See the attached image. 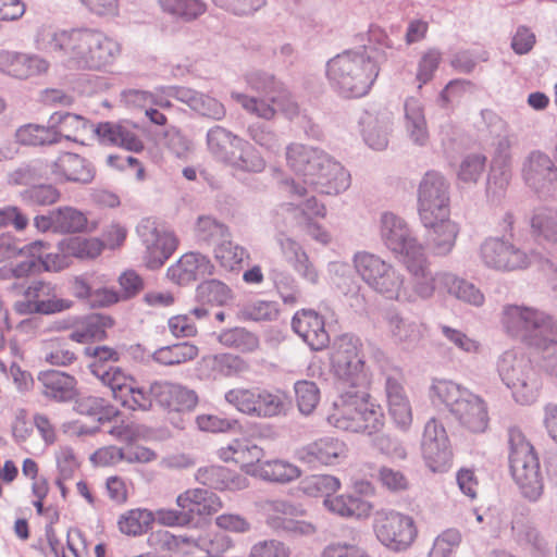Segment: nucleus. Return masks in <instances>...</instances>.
<instances>
[{"mask_svg": "<svg viewBox=\"0 0 557 557\" xmlns=\"http://www.w3.org/2000/svg\"><path fill=\"white\" fill-rule=\"evenodd\" d=\"M55 119V114H52L48 125L33 123L22 125L15 132L16 141L24 146H50L59 143Z\"/></svg>", "mask_w": 557, "mask_h": 557, "instance_id": "nucleus-43", "label": "nucleus"}, {"mask_svg": "<svg viewBox=\"0 0 557 557\" xmlns=\"http://www.w3.org/2000/svg\"><path fill=\"white\" fill-rule=\"evenodd\" d=\"M231 97L248 113L265 120L274 117L277 111H281L289 120L299 113L297 102L284 87L275 96H272L271 101L237 91H232Z\"/></svg>", "mask_w": 557, "mask_h": 557, "instance_id": "nucleus-25", "label": "nucleus"}, {"mask_svg": "<svg viewBox=\"0 0 557 557\" xmlns=\"http://www.w3.org/2000/svg\"><path fill=\"white\" fill-rule=\"evenodd\" d=\"M24 300L16 301L14 308L21 314H54L67 310L73 302L60 298L57 286L51 282L34 281L23 293Z\"/></svg>", "mask_w": 557, "mask_h": 557, "instance_id": "nucleus-21", "label": "nucleus"}, {"mask_svg": "<svg viewBox=\"0 0 557 557\" xmlns=\"http://www.w3.org/2000/svg\"><path fill=\"white\" fill-rule=\"evenodd\" d=\"M418 212L422 224H432L436 216H449V183L440 172L429 171L422 177Z\"/></svg>", "mask_w": 557, "mask_h": 557, "instance_id": "nucleus-16", "label": "nucleus"}, {"mask_svg": "<svg viewBox=\"0 0 557 557\" xmlns=\"http://www.w3.org/2000/svg\"><path fill=\"white\" fill-rule=\"evenodd\" d=\"M245 81L248 87L259 94L264 99L271 101L272 96H275L283 85L269 72L262 70H253L246 74Z\"/></svg>", "mask_w": 557, "mask_h": 557, "instance_id": "nucleus-56", "label": "nucleus"}, {"mask_svg": "<svg viewBox=\"0 0 557 557\" xmlns=\"http://www.w3.org/2000/svg\"><path fill=\"white\" fill-rule=\"evenodd\" d=\"M138 389L143 393L148 404L145 407H141V405L139 407H126L129 410L148 411L151 409L152 401L154 400L160 407L169 411L183 412L193 410L198 401L194 391L169 381H154L150 384L149 389L138 385Z\"/></svg>", "mask_w": 557, "mask_h": 557, "instance_id": "nucleus-19", "label": "nucleus"}, {"mask_svg": "<svg viewBox=\"0 0 557 557\" xmlns=\"http://www.w3.org/2000/svg\"><path fill=\"white\" fill-rule=\"evenodd\" d=\"M503 150V163L498 168H494L487 177L486 196L492 202H498L505 196L511 178V171L509 166L510 152L509 141L502 140L498 145Z\"/></svg>", "mask_w": 557, "mask_h": 557, "instance_id": "nucleus-46", "label": "nucleus"}, {"mask_svg": "<svg viewBox=\"0 0 557 557\" xmlns=\"http://www.w3.org/2000/svg\"><path fill=\"white\" fill-rule=\"evenodd\" d=\"M288 166L301 176V181L285 180L282 188L290 197L302 198L309 191L338 195L350 186V174L323 150L302 144L286 148Z\"/></svg>", "mask_w": 557, "mask_h": 557, "instance_id": "nucleus-2", "label": "nucleus"}, {"mask_svg": "<svg viewBox=\"0 0 557 557\" xmlns=\"http://www.w3.org/2000/svg\"><path fill=\"white\" fill-rule=\"evenodd\" d=\"M400 372L387 374L385 377V395L388 412L395 424L401 430H408L412 423V409L403 384Z\"/></svg>", "mask_w": 557, "mask_h": 557, "instance_id": "nucleus-28", "label": "nucleus"}, {"mask_svg": "<svg viewBox=\"0 0 557 557\" xmlns=\"http://www.w3.org/2000/svg\"><path fill=\"white\" fill-rule=\"evenodd\" d=\"M165 91L202 116L221 121L226 114V110L220 101L197 90L185 87L169 88Z\"/></svg>", "mask_w": 557, "mask_h": 557, "instance_id": "nucleus-35", "label": "nucleus"}, {"mask_svg": "<svg viewBox=\"0 0 557 557\" xmlns=\"http://www.w3.org/2000/svg\"><path fill=\"white\" fill-rule=\"evenodd\" d=\"M347 445L333 436L320 437L297 449L299 461L317 468L319 466H335L347 457Z\"/></svg>", "mask_w": 557, "mask_h": 557, "instance_id": "nucleus-26", "label": "nucleus"}, {"mask_svg": "<svg viewBox=\"0 0 557 557\" xmlns=\"http://www.w3.org/2000/svg\"><path fill=\"white\" fill-rule=\"evenodd\" d=\"M341 487V481L330 474L310 475L304 479L300 483V490L311 497L324 496L333 497Z\"/></svg>", "mask_w": 557, "mask_h": 557, "instance_id": "nucleus-57", "label": "nucleus"}, {"mask_svg": "<svg viewBox=\"0 0 557 557\" xmlns=\"http://www.w3.org/2000/svg\"><path fill=\"white\" fill-rule=\"evenodd\" d=\"M240 139L230 129L215 125L207 132V149L214 160L225 164Z\"/></svg>", "mask_w": 557, "mask_h": 557, "instance_id": "nucleus-44", "label": "nucleus"}, {"mask_svg": "<svg viewBox=\"0 0 557 557\" xmlns=\"http://www.w3.org/2000/svg\"><path fill=\"white\" fill-rule=\"evenodd\" d=\"M65 253L79 259L95 258L102 251V244L96 238L70 237L62 240Z\"/></svg>", "mask_w": 557, "mask_h": 557, "instance_id": "nucleus-63", "label": "nucleus"}, {"mask_svg": "<svg viewBox=\"0 0 557 557\" xmlns=\"http://www.w3.org/2000/svg\"><path fill=\"white\" fill-rule=\"evenodd\" d=\"M85 354L92 358L88 368L104 386L111 389L113 398L123 407L147 406L143 393L138 389V382L120 367L109 364L120 359V354L108 346L86 347Z\"/></svg>", "mask_w": 557, "mask_h": 557, "instance_id": "nucleus-8", "label": "nucleus"}, {"mask_svg": "<svg viewBox=\"0 0 557 557\" xmlns=\"http://www.w3.org/2000/svg\"><path fill=\"white\" fill-rule=\"evenodd\" d=\"M264 451L259 446L246 440H234L227 446L219 449V457L224 461H234L251 474V470L262 463Z\"/></svg>", "mask_w": 557, "mask_h": 557, "instance_id": "nucleus-41", "label": "nucleus"}, {"mask_svg": "<svg viewBox=\"0 0 557 557\" xmlns=\"http://www.w3.org/2000/svg\"><path fill=\"white\" fill-rule=\"evenodd\" d=\"M153 515L147 509H132L122 515L119 519V529L126 535H140L147 531Z\"/></svg>", "mask_w": 557, "mask_h": 557, "instance_id": "nucleus-60", "label": "nucleus"}, {"mask_svg": "<svg viewBox=\"0 0 557 557\" xmlns=\"http://www.w3.org/2000/svg\"><path fill=\"white\" fill-rule=\"evenodd\" d=\"M42 396L54 403H70L77 396V380L58 370L40 371L37 376Z\"/></svg>", "mask_w": 557, "mask_h": 557, "instance_id": "nucleus-31", "label": "nucleus"}, {"mask_svg": "<svg viewBox=\"0 0 557 557\" xmlns=\"http://www.w3.org/2000/svg\"><path fill=\"white\" fill-rule=\"evenodd\" d=\"M296 403L299 411L305 414H311L320 401V389L312 381L301 380L294 385Z\"/></svg>", "mask_w": 557, "mask_h": 557, "instance_id": "nucleus-62", "label": "nucleus"}, {"mask_svg": "<svg viewBox=\"0 0 557 557\" xmlns=\"http://www.w3.org/2000/svg\"><path fill=\"white\" fill-rule=\"evenodd\" d=\"M201 367L208 369L210 371L208 376L213 379L218 376L239 375L247 372L249 369V364L246 360L232 354H218L203 357Z\"/></svg>", "mask_w": 557, "mask_h": 557, "instance_id": "nucleus-48", "label": "nucleus"}, {"mask_svg": "<svg viewBox=\"0 0 557 557\" xmlns=\"http://www.w3.org/2000/svg\"><path fill=\"white\" fill-rule=\"evenodd\" d=\"M357 275L374 293L388 300H395L401 287V273L380 256L357 251L352 257Z\"/></svg>", "mask_w": 557, "mask_h": 557, "instance_id": "nucleus-12", "label": "nucleus"}, {"mask_svg": "<svg viewBox=\"0 0 557 557\" xmlns=\"http://www.w3.org/2000/svg\"><path fill=\"white\" fill-rule=\"evenodd\" d=\"M74 408L81 414L98 417L99 421L111 420L119 413L107 399L94 395L79 397L75 400Z\"/></svg>", "mask_w": 557, "mask_h": 557, "instance_id": "nucleus-54", "label": "nucleus"}, {"mask_svg": "<svg viewBox=\"0 0 557 557\" xmlns=\"http://www.w3.org/2000/svg\"><path fill=\"white\" fill-rule=\"evenodd\" d=\"M533 232L546 242L557 244V209L542 207L534 210L531 219Z\"/></svg>", "mask_w": 557, "mask_h": 557, "instance_id": "nucleus-53", "label": "nucleus"}, {"mask_svg": "<svg viewBox=\"0 0 557 557\" xmlns=\"http://www.w3.org/2000/svg\"><path fill=\"white\" fill-rule=\"evenodd\" d=\"M521 176L525 185L540 197L557 194V166L541 150H533L524 158Z\"/></svg>", "mask_w": 557, "mask_h": 557, "instance_id": "nucleus-22", "label": "nucleus"}, {"mask_svg": "<svg viewBox=\"0 0 557 557\" xmlns=\"http://www.w3.org/2000/svg\"><path fill=\"white\" fill-rule=\"evenodd\" d=\"M219 342L242 352H252L259 348V338L244 327H234L220 333Z\"/></svg>", "mask_w": 557, "mask_h": 557, "instance_id": "nucleus-55", "label": "nucleus"}, {"mask_svg": "<svg viewBox=\"0 0 557 557\" xmlns=\"http://www.w3.org/2000/svg\"><path fill=\"white\" fill-rule=\"evenodd\" d=\"M430 397L435 405H444L458 423L473 433H483L488 426L485 400L461 385L448 380H434Z\"/></svg>", "mask_w": 557, "mask_h": 557, "instance_id": "nucleus-5", "label": "nucleus"}, {"mask_svg": "<svg viewBox=\"0 0 557 557\" xmlns=\"http://www.w3.org/2000/svg\"><path fill=\"white\" fill-rule=\"evenodd\" d=\"M292 327L312 350H321L330 342L324 320L314 310L302 309L297 311L293 317Z\"/></svg>", "mask_w": 557, "mask_h": 557, "instance_id": "nucleus-29", "label": "nucleus"}, {"mask_svg": "<svg viewBox=\"0 0 557 557\" xmlns=\"http://www.w3.org/2000/svg\"><path fill=\"white\" fill-rule=\"evenodd\" d=\"M326 271L332 283L343 293L350 307L356 311L364 310L367 300L360 284L354 278L350 264L344 261H331L327 263Z\"/></svg>", "mask_w": 557, "mask_h": 557, "instance_id": "nucleus-34", "label": "nucleus"}, {"mask_svg": "<svg viewBox=\"0 0 557 557\" xmlns=\"http://www.w3.org/2000/svg\"><path fill=\"white\" fill-rule=\"evenodd\" d=\"M213 269L214 265L207 256L199 252H187L168 269L166 276L177 285H187L198 278L211 275Z\"/></svg>", "mask_w": 557, "mask_h": 557, "instance_id": "nucleus-33", "label": "nucleus"}, {"mask_svg": "<svg viewBox=\"0 0 557 557\" xmlns=\"http://www.w3.org/2000/svg\"><path fill=\"white\" fill-rule=\"evenodd\" d=\"M137 234L145 247L144 262L147 268H161L178 245L175 234L151 219H144L137 226Z\"/></svg>", "mask_w": 557, "mask_h": 557, "instance_id": "nucleus-18", "label": "nucleus"}, {"mask_svg": "<svg viewBox=\"0 0 557 557\" xmlns=\"http://www.w3.org/2000/svg\"><path fill=\"white\" fill-rule=\"evenodd\" d=\"M499 322L504 333L536 349L549 336H557V319L550 313L524 304H506Z\"/></svg>", "mask_w": 557, "mask_h": 557, "instance_id": "nucleus-6", "label": "nucleus"}, {"mask_svg": "<svg viewBox=\"0 0 557 557\" xmlns=\"http://www.w3.org/2000/svg\"><path fill=\"white\" fill-rule=\"evenodd\" d=\"M387 335L395 343L413 344L422 336L421 325L396 308H389L383 315Z\"/></svg>", "mask_w": 557, "mask_h": 557, "instance_id": "nucleus-36", "label": "nucleus"}, {"mask_svg": "<svg viewBox=\"0 0 557 557\" xmlns=\"http://www.w3.org/2000/svg\"><path fill=\"white\" fill-rule=\"evenodd\" d=\"M373 531L377 541L395 553L407 550L417 536L413 519L395 510L376 511L373 519Z\"/></svg>", "mask_w": 557, "mask_h": 557, "instance_id": "nucleus-15", "label": "nucleus"}, {"mask_svg": "<svg viewBox=\"0 0 557 557\" xmlns=\"http://www.w3.org/2000/svg\"><path fill=\"white\" fill-rule=\"evenodd\" d=\"M41 48L64 58L73 70L100 71L112 65L121 54L120 42L92 27L49 30L37 40Z\"/></svg>", "mask_w": 557, "mask_h": 557, "instance_id": "nucleus-1", "label": "nucleus"}, {"mask_svg": "<svg viewBox=\"0 0 557 557\" xmlns=\"http://www.w3.org/2000/svg\"><path fill=\"white\" fill-rule=\"evenodd\" d=\"M423 226L429 230V246L435 256L444 257L451 252L459 227L449 216H436L432 224H423Z\"/></svg>", "mask_w": 557, "mask_h": 557, "instance_id": "nucleus-39", "label": "nucleus"}, {"mask_svg": "<svg viewBox=\"0 0 557 557\" xmlns=\"http://www.w3.org/2000/svg\"><path fill=\"white\" fill-rule=\"evenodd\" d=\"M535 253L510 242L505 236L486 237L479 247L481 263L493 271L509 273L528 269Z\"/></svg>", "mask_w": 557, "mask_h": 557, "instance_id": "nucleus-13", "label": "nucleus"}, {"mask_svg": "<svg viewBox=\"0 0 557 557\" xmlns=\"http://www.w3.org/2000/svg\"><path fill=\"white\" fill-rule=\"evenodd\" d=\"M422 457L432 472H445L450 467L453 451L447 432L436 419H430L421 441Z\"/></svg>", "mask_w": 557, "mask_h": 557, "instance_id": "nucleus-23", "label": "nucleus"}, {"mask_svg": "<svg viewBox=\"0 0 557 557\" xmlns=\"http://www.w3.org/2000/svg\"><path fill=\"white\" fill-rule=\"evenodd\" d=\"M195 236L199 242L211 244L231 238L232 234L228 226L214 216L200 215L195 224Z\"/></svg>", "mask_w": 557, "mask_h": 557, "instance_id": "nucleus-51", "label": "nucleus"}, {"mask_svg": "<svg viewBox=\"0 0 557 557\" xmlns=\"http://www.w3.org/2000/svg\"><path fill=\"white\" fill-rule=\"evenodd\" d=\"M214 257L224 269L235 270L249 257V253L246 248L226 238L214 248Z\"/></svg>", "mask_w": 557, "mask_h": 557, "instance_id": "nucleus-58", "label": "nucleus"}, {"mask_svg": "<svg viewBox=\"0 0 557 557\" xmlns=\"http://www.w3.org/2000/svg\"><path fill=\"white\" fill-rule=\"evenodd\" d=\"M195 478L200 484L220 491H240L248 486V479L245 475L222 466L199 468Z\"/></svg>", "mask_w": 557, "mask_h": 557, "instance_id": "nucleus-37", "label": "nucleus"}, {"mask_svg": "<svg viewBox=\"0 0 557 557\" xmlns=\"http://www.w3.org/2000/svg\"><path fill=\"white\" fill-rule=\"evenodd\" d=\"M225 165L234 173L258 174L264 171L267 162L249 141L242 138Z\"/></svg>", "mask_w": 557, "mask_h": 557, "instance_id": "nucleus-42", "label": "nucleus"}, {"mask_svg": "<svg viewBox=\"0 0 557 557\" xmlns=\"http://www.w3.org/2000/svg\"><path fill=\"white\" fill-rule=\"evenodd\" d=\"M333 401L326 416L330 425L349 432L369 435L384 426L382 408L370 401L368 387H346Z\"/></svg>", "mask_w": 557, "mask_h": 557, "instance_id": "nucleus-4", "label": "nucleus"}, {"mask_svg": "<svg viewBox=\"0 0 557 557\" xmlns=\"http://www.w3.org/2000/svg\"><path fill=\"white\" fill-rule=\"evenodd\" d=\"M509 468L520 496L537 503L544 494V475L533 445L518 428L508 431Z\"/></svg>", "mask_w": 557, "mask_h": 557, "instance_id": "nucleus-7", "label": "nucleus"}, {"mask_svg": "<svg viewBox=\"0 0 557 557\" xmlns=\"http://www.w3.org/2000/svg\"><path fill=\"white\" fill-rule=\"evenodd\" d=\"M496 370L502 382L520 405L533 404L540 393V375L522 348H511L499 355Z\"/></svg>", "mask_w": 557, "mask_h": 557, "instance_id": "nucleus-9", "label": "nucleus"}, {"mask_svg": "<svg viewBox=\"0 0 557 557\" xmlns=\"http://www.w3.org/2000/svg\"><path fill=\"white\" fill-rule=\"evenodd\" d=\"M49 61L36 53L8 49L0 50V73L16 79H28L46 74Z\"/></svg>", "mask_w": 557, "mask_h": 557, "instance_id": "nucleus-27", "label": "nucleus"}, {"mask_svg": "<svg viewBox=\"0 0 557 557\" xmlns=\"http://www.w3.org/2000/svg\"><path fill=\"white\" fill-rule=\"evenodd\" d=\"M486 168V157L482 153H469L462 158L457 178L465 184H476Z\"/></svg>", "mask_w": 557, "mask_h": 557, "instance_id": "nucleus-61", "label": "nucleus"}, {"mask_svg": "<svg viewBox=\"0 0 557 557\" xmlns=\"http://www.w3.org/2000/svg\"><path fill=\"white\" fill-rule=\"evenodd\" d=\"M379 65L372 49L360 47L345 50L326 62L325 76L331 90L343 99L366 96L373 86Z\"/></svg>", "mask_w": 557, "mask_h": 557, "instance_id": "nucleus-3", "label": "nucleus"}, {"mask_svg": "<svg viewBox=\"0 0 557 557\" xmlns=\"http://www.w3.org/2000/svg\"><path fill=\"white\" fill-rule=\"evenodd\" d=\"M162 11L184 22H191L207 11L202 0H158Z\"/></svg>", "mask_w": 557, "mask_h": 557, "instance_id": "nucleus-52", "label": "nucleus"}, {"mask_svg": "<svg viewBox=\"0 0 557 557\" xmlns=\"http://www.w3.org/2000/svg\"><path fill=\"white\" fill-rule=\"evenodd\" d=\"M393 117L387 110H367L359 120L364 143L374 150H384L388 145Z\"/></svg>", "mask_w": 557, "mask_h": 557, "instance_id": "nucleus-32", "label": "nucleus"}, {"mask_svg": "<svg viewBox=\"0 0 557 557\" xmlns=\"http://www.w3.org/2000/svg\"><path fill=\"white\" fill-rule=\"evenodd\" d=\"M51 173L60 182L90 184L96 175L94 165L77 153L64 152L51 163Z\"/></svg>", "mask_w": 557, "mask_h": 557, "instance_id": "nucleus-30", "label": "nucleus"}, {"mask_svg": "<svg viewBox=\"0 0 557 557\" xmlns=\"http://www.w3.org/2000/svg\"><path fill=\"white\" fill-rule=\"evenodd\" d=\"M225 400L242 413L256 418H273L286 408L284 396L258 387L230 389Z\"/></svg>", "mask_w": 557, "mask_h": 557, "instance_id": "nucleus-17", "label": "nucleus"}, {"mask_svg": "<svg viewBox=\"0 0 557 557\" xmlns=\"http://www.w3.org/2000/svg\"><path fill=\"white\" fill-rule=\"evenodd\" d=\"M54 114L59 141L62 138L78 141L77 135L89 127L103 144L119 146L133 152H140L144 149L143 140L135 132L134 126L128 123L104 122L94 127L81 115L73 113Z\"/></svg>", "mask_w": 557, "mask_h": 557, "instance_id": "nucleus-10", "label": "nucleus"}, {"mask_svg": "<svg viewBox=\"0 0 557 557\" xmlns=\"http://www.w3.org/2000/svg\"><path fill=\"white\" fill-rule=\"evenodd\" d=\"M261 508L267 517V524L274 531L292 535H311L315 532L312 523L297 519L302 516L304 511L289 502L283 499L265 500Z\"/></svg>", "mask_w": 557, "mask_h": 557, "instance_id": "nucleus-24", "label": "nucleus"}, {"mask_svg": "<svg viewBox=\"0 0 557 557\" xmlns=\"http://www.w3.org/2000/svg\"><path fill=\"white\" fill-rule=\"evenodd\" d=\"M401 263L410 275V288L405 286V276L401 273V287L396 301L412 304L418 299L428 300L433 297L437 286L443 288L440 276L444 272H432L424 250L401 259Z\"/></svg>", "mask_w": 557, "mask_h": 557, "instance_id": "nucleus-14", "label": "nucleus"}, {"mask_svg": "<svg viewBox=\"0 0 557 557\" xmlns=\"http://www.w3.org/2000/svg\"><path fill=\"white\" fill-rule=\"evenodd\" d=\"M405 129L409 139L417 146H425L429 141V131L421 102L408 98L405 102Z\"/></svg>", "mask_w": 557, "mask_h": 557, "instance_id": "nucleus-45", "label": "nucleus"}, {"mask_svg": "<svg viewBox=\"0 0 557 557\" xmlns=\"http://www.w3.org/2000/svg\"><path fill=\"white\" fill-rule=\"evenodd\" d=\"M198 354L196 345L182 342L158 348L151 354V359L160 366L173 367L194 360Z\"/></svg>", "mask_w": 557, "mask_h": 557, "instance_id": "nucleus-50", "label": "nucleus"}, {"mask_svg": "<svg viewBox=\"0 0 557 557\" xmlns=\"http://www.w3.org/2000/svg\"><path fill=\"white\" fill-rule=\"evenodd\" d=\"M361 348L360 339L349 334L339 336L333 344L331 367L342 388L368 387L370 384Z\"/></svg>", "mask_w": 557, "mask_h": 557, "instance_id": "nucleus-11", "label": "nucleus"}, {"mask_svg": "<svg viewBox=\"0 0 557 557\" xmlns=\"http://www.w3.org/2000/svg\"><path fill=\"white\" fill-rule=\"evenodd\" d=\"M196 297L201 304L223 306L232 298V290L221 281L209 280L198 285Z\"/></svg>", "mask_w": 557, "mask_h": 557, "instance_id": "nucleus-59", "label": "nucleus"}, {"mask_svg": "<svg viewBox=\"0 0 557 557\" xmlns=\"http://www.w3.org/2000/svg\"><path fill=\"white\" fill-rule=\"evenodd\" d=\"M251 474L264 481L289 483L301 475V470L284 459L267 460L253 468Z\"/></svg>", "mask_w": 557, "mask_h": 557, "instance_id": "nucleus-49", "label": "nucleus"}, {"mask_svg": "<svg viewBox=\"0 0 557 557\" xmlns=\"http://www.w3.org/2000/svg\"><path fill=\"white\" fill-rule=\"evenodd\" d=\"M380 235L385 247L396 257H399L400 260L424 250L408 223L393 212L382 213Z\"/></svg>", "mask_w": 557, "mask_h": 557, "instance_id": "nucleus-20", "label": "nucleus"}, {"mask_svg": "<svg viewBox=\"0 0 557 557\" xmlns=\"http://www.w3.org/2000/svg\"><path fill=\"white\" fill-rule=\"evenodd\" d=\"M86 222L85 215L75 208L64 207L54 210V232L57 233L81 232Z\"/></svg>", "mask_w": 557, "mask_h": 557, "instance_id": "nucleus-64", "label": "nucleus"}, {"mask_svg": "<svg viewBox=\"0 0 557 557\" xmlns=\"http://www.w3.org/2000/svg\"><path fill=\"white\" fill-rule=\"evenodd\" d=\"M440 277L443 288L458 300L475 307L484 304L483 293L473 283L450 272H444Z\"/></svg>", "mask_w": 557, "mask_h": 557, "instance_id": "nucleus-47", "label": "nucleus"}, {"mask_svg": "<svg viewBox=\"0 0 557 557\" xmlns=\"http://www.w3.org/2000/svg\"><path fill=\"white\" fill-rule=\"evenodd\" d=\"M177 506L189 513V521L193 516H210L222 508L220 497L205 488H193L180 494L176 498Z\"/></svg>", "mask_w": 557, "mask_h": 557, "instance_id": "nucleus-38", "label": "nucleus"}, {"mask_svg": "<svg viewBox=\"0 0 557 557\" xmlns=\"http://www.w3.org/2000/svg\"><path fill=\"white\" fill-rule=\"evenodd\" d=\"M323 504L330 512L338 517L357 520L368 518L373 509L371 503L352 493L326 497Z\"/></svg>", "mask_w": 557, "mask_h": 557, "instance_id": "nucleus-40", "label": "nucleus"}]
</instances>
